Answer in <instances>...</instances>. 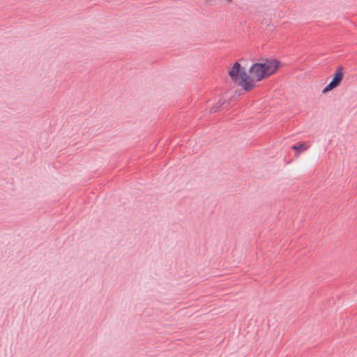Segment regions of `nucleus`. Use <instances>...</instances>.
Instances as JSON below:
<instances>
[{
    "label": "nucleus",
    "mask_w": 357,
    "mask_h": 357,
    "mask_svg": "<svg viewBox=\"0 0 357 357\" xmlns=\"http://www.w3.org/2000/svg\"><path fill=\"white\" fill-rule=\"evenodd\" d=\"M228 3H230L231 0H226Z\"/></svg>",
    "instance_id": "5"
},
{
    "label": "nucleus",
    "mask_w": 357,
    "mask_h": 357,
    "mask_svg": "<svg viewBox=\"0 0 357 357\" xmlns=\"http://www.w3.org/2000/svg\"><path fill=\"white\" fill-rule=\"evenodd\" d=\"M293 149L297 150V151H305L308 149V146L305 144H301L299 145H295L292 147Z\"/></svg>",
    "instance_id": "4"
},
{
    "label": "nucleus",
    "mask_w": 357,
    "mask_h": 357,
    "mask_svg": "<svg viewBox=\"0 0 357 357\" xmlns=\"http://www.w3.org/2000/svg\"><path fill=\"white\" fill-rule=\"evenodd\" d=\"M280 66V62L275 59H261L250 66L249 73L256 85V82L275 74Z\"/></svg>",
    "instance_id": "1"
},
{
    "label": "nucleus",
    "mask_w": 357,
    "mask_h": 357,
    "mask_svg": "<svg viewBox=\"0 0 357 357\" xmlns=\"http://www.w3.org/2000/svg\"><path fill=\"white\" fill-rule=\"evenodd\" d=\"M228 74L233 82L247 91H250L255 87L251 75H248L245 68L238 62L235 63L228 70Z\"/></svg>",
    "instance_id": "2"
},
{
    "label": "nucleus",
    "mask_w": 357,
    "mask_h": 357,
    "mask_svg": "<svg viewBox=\"0 0 357 357\" xmlns=\"http://www.w3.org/2000/svg\"><path fill=\"white\" fill-rule=\"evenodd\" d=\"M344 76V68L342 66H339L334 73L333 79L327 86L324 88L322 93H327L328 92L337 87L342 81Z\"/></svg>",
    "instance_id": "3"
}]
</instances>
